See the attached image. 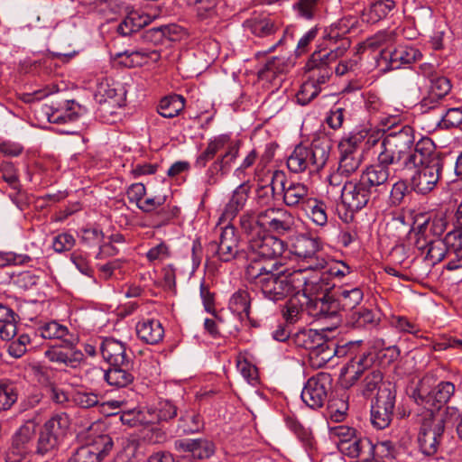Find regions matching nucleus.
Wrapping results in <instances>:
<instances>
[{
	"label": "nucleus",
	"mask_w": 462,
	"mask_h": 462,
	"mask_svg": "<svg viewBox=\"0 0 462 462\" xmlns=\"http://www.w3.org/2000/svg\"><path fill=\"white\" fill-rule=\"evenodd\" d=\"M230 143H235V141H231L227 135L224 134L211 140L207 148L197 158L196 166L204 168L208 162L211 161L218 152L226 151Z\"/></svg>",
	"instance_id": "c9c22d12"
},
{
	"label": "nucleus",
	"mask_w": 462,
	"mask_h": 462,
	"mask_svg": "<svg viewBox=\"0 0 462 462\" xmlns=\"http://www.w3.org/2000/svg\"><path fill=\"white\" fill-rule=\"evenodd\" d=\"M456 391L451 382L442 381L431 391L425 387L424 382L413 392V398L418 405L423 406L426 411L433 410L435 412H444L445 419L448 416L449 407L440 408L448 403Z\"/></svg>",
	"instance_id": "0eeeda50"
},
{
	"label": "nucleus",
	"mask_w": 462,
	"mask_h": 462,
	"mask_svg": "<svg viewBox=\"0 0 462 462\" xmlns=\"http://www.w3.org/2000/svg\"><path fill=\"white\" fill-rule=\"evenodd\" d=\"M87 447L98 457L100 462L109 455L114 447V441L111 436L101 434L95 437L92 441L87 444Z\"/></svg>",
	"instance_id": "09e8293b"
},
{
	"label": "nucleus",
	"mask_w": 462,
	"mask_h": 462,
	"mask_svg": "<svg viewBox=\"0 0 462 462\" xmlns=\"http://www.w3.org/2000/svg\"><path fill=\"white\" fill-rule=\"evenodd\" d=\"M35 333L44 339L60 340L64 346L68 347L76 346L79 342V337L76 335L70 333L66 326L58 323L56 320L40 325Z\"/></svg>",
	"instance_id": "5701e85b"
},
{
	"label": "nucleus",
	"mask_w": 462,
	"mask_h": 462,
	"mask_svg": "<svg viewBox=\"0 0 462 462\" xmlns=\"http://www.w3.org/2000/svg\"><path fill=\"white\" fill-rule=\"evenodd\" d=\"M395 397L396 390L393 383H386L385 387L376 393L375 401L371 406V423L374 428L383 430L390 425Z\"/></svg>",
	"instance_id": "9d476101"
},
{
	"label": "nucleus",
	"mask_w": 462,
	"mask_h": 462,
	"mask_svg": "<svg viewBox=\"0 0 462 462\" xmlns=\"http://www.w3.org/2000/svg\"><path fill=\"white\" fill-rule=\"evenodd\" d=\"M229 309L238 315L249 319L251 298L246 290L240 289L236 291L229 300Z\"/></svg>",
	"instance_id": "a18cd8bd"
},
{
	"label": "nucleus",
	"mask_w": 462,
	"mask_h": 462,
	"mask_svg": "<svg viewBox=\"0 0 462 462\" xmlns=\"http://www.w3.org/2000/svg\"><path fill=\"white\" fill-rule=\"evenodd\" d=\"M260 221L264 229L278 235L291 233L295 227V217L286 208H268L260 212Z\"/></svg>",
	"instance_id": "4468645a"
},
{
	"label": "nucleus",
	"mask_w": 462,
	"mask_h": 462,
	"mask_svg": "<svg viewBox=\"0 0 462 462\" xmlns=\"http://www.w3.org/2000/svg\"><path fill=\"white\" fill-rule=\"evenodd\" d=\"M69 424L66 413L55 414L50 418L39 430L33 453L39 456L55 454L67 433Z\"/></svg>",
	"instance_id": "39448f33"
},
{
	"label": "nucleus",
	"mask_w": 462,
	"mask_h": 462,
	"mask_svg": "<svg viewBox=\"0 0 462 462\" xmlns=\"http://www.w3.org/2000/svg\"><path fill=\"white\" fill-rule=\"evenodd\" d=\"M421 56V52L411 46H399L392 51H382V57L388 62L390 69H397L402 65L411 64L419 60Z\"/></svg>",
	"instance_id": "bb28decb"
},
{
	"label": "nucleus",
	"mask_w": 462,
	"mask_h": 462,
	"mask_svg": "<svg viewBox=\"0 0 462 462\" xmlns=\"http://www.w3.org/2000/svg\"><path fill=\"white\" fill-rule=\"evenodd\" d=\"M351 322L356 328H365L367 325L375 323L373 311L367 309H362L351 315Z\"/></svg>",
	"instance_id": "69168bd1"
},
{
	"label": "nucleus",
	"mask_w": 462,
	"mask_h": 462,
	"mask_svg": "<svg viewBox=\"0 0 462 462\" xmlns=\"http://www.w3.org/2000/svg\"><path fill=\"white\" fill-rule=\"evenodd\" d=\"M239 226L243 234L246 236L247 243L266 231L260 221V213L255 216L251 210L245 211L240 216Z\"/></svg>",
	"instance_id": "72a5a7b5"
},
{
	"label": "nucleus",
	"mask_w": 462,
	"mask_h": 462,
	"mask_svg": "<svg viewBox=\"0 0 462 462\" xmlns=\"http://www.w3.org/2000/svg\"><path fill=\"white\" fill-rule=\"evenodd\" d=\"M285 68L286 64L282 58L273 57L269 60L261 69H259L258 77L263 80L272 81L279 74L283 73Z\"/></svg>",
	"instance_id": "8fccbe9b"
},
{
	"label": "nucleus",
	"mask_w": 462,
	"mask_h": 462,
	"mask_svg": "<svg viewBox=\"0 0 462 462\" xmlns=\"http://www.w3.org/2000/svg\"><path fill=\"white\" fill-rule=\"evenodd\" d=\"M446 244L451 254H458L462 257V227L457 226L445 236Z\"/></svg>",
	"instance_id": "680f3d73"
},
{
	"label": "nucleus",
	"mask_w": 462,
	"mask_h": 462,
	"mask_svg": "<svg viewBox=\"0 0 462 462\" xmlns=\"http://www.w3.org/2000/svg\"><path fill=\"white\" fill-rule=\"evenodd\" d=\"M462 123V109L460 108H449L441 116L439 125L448 129L457 127Z\"/></svg>",
	"instance_id": "0e129e2a"
},
{
	"label": "nucleus",
	"mask_w": 462,
	"mask_h": 462,
	"mask_svg": "<svg viewBox=\"0 0 462 462\" xmlns=\"http://www.w3.org/2000/svg\"><path fill=\"white\" fill-rule=\"evenodd\" d=\"M446 419L444 412H435L429 409L421 416L418 435L420 451L426 457L437 454L444 438Z\"/></svg>",
	"instance_id": "20e7f679"
},
{
	"label": "nucleus",
	"mask_w": 462,
	"mask_h": 462,
	"mask_svg": "<svg viewBox=\"0 0 462 462\" xmlns=\"http://www.w3.org/2000/svg\"><path fill=\"white\" fill-rule=\"evenodd\" d=\"M375 360L374 352L368 350L352 357L342 371V374L346 376V383L352 386L368 372L376 369L374 367Z\"/></svg>",
	"instance_id": "6ab92c4d"
},
{
	"label": "nucleus",
	"mask_w": 462,
	"mask_h": 462,
	"mask_svg": "<svg viewBox=\"0 0 462 462\" xmlns=\"http://www.w3.org/2000/svg\"><path fill=\"white\" fill-rule=\"evenodd\" d=\"M67 462H100V460L87 445H83L72 452Z\"/></svg>",
	"instance_id": "774afa93"
},
{
	"label": "nucleus",
	"mask_w": 462,
	"mask_h": 462,
	"mask_svg": "<svg viewBox=\"0 0 462 462\" xmlns=\"http://www.w3.org/2000/svg\"><path fill=\"white\" fill-rule=\"evenodd\" d=\"M44 356L50 362L63 364L71 368H76L85 357L80 350L76 349V346H64L63 343L50 346L44 352Z\"/></svg>",
	"instance_id": "393cba45"
},
{
	"label": "nucleus",
	"mask_w": 462,
	"mask_h": 462,
	"mask_svg": "<svg viewBox=\"0 0 462 462\" xmlns=\"http://www.w3.org/2000/svg\"><path fill=\"white\" fill-rule=\"evenodd\" d=\"M394 7L395 2L393 0H378L373 3L366 12L363 13V19H365L368 23H375L385 18Z\"/></svg>",
	"instance_id": "37998d69"
},
{
	"label": "nucleus",
	"mask_w": 462,
	"mask_h": 462,
	"mask_svg": "<svg viewBox=\"0 0 462 462\" xmlns=\"http://www.w3.org/2000/svg\"><path fill=\"white\" fill-rule=\"evenodd\" d=\"M433 163H444V157L436 150L430 138L421 137L414 142L413 148L406 157L403 169L412 170L418 166L433 165Z\"/></svg>",
	"instance_id": "f8f14e48"
},
{
	"label": "nucleus",
	"mask_w": 462,
	"mask_h": 462,
	"mask_svg": "<svg viewBox=\"0 0 462 462\" xmlns=\"http://www.w3.org/2000/svg\"><path fill=\"white\" fill-rule=\"evenodd\" d=\"M376 444L369 438L365 436H356L350 444H344L342 454L349 457H358L364 462H368L375 457Z\"/></svg>",
	"instance_id": "cd10ccee"
},
{
	"label": "nucleus",
	"mask_w": 462,
	"mask_h": 462,
	"mask_svg": "<svg viewBox=\"0 0 462 462\" xmlns=\"http://www.w3.org/2000/svg\"><path fill=\"white\" fill-rule=\"evenodd\" d=\"M282 264L279 262L260 263L254 261L245 268V280L254 287L261 291L264 298L279 301L291 294L300 285V279L304 273L300 269L286 274L280 271Z\"/></svg>",
	"instance_id": "f257e3e1"
},
{
	"label": "nucleus",
	"mask_w": 462,
	"mask_h": 462,
	"mask_svg": "<svg viewBox=\"0 0 462 462\" xmlns=\"http://www.w3.org/2000/svg\"><path fill=\"white\" fill-rule=\"evenodd\" d=\"M353 342H349L345 346H338L335 340L328 339L324 337L323 344L318 346L311 354H309V359L311 366L320 368L328 363L334 356H344L346 354V347Z\"/></svg>",
	"instance_id": "412c9836"
},
{
	"label": "nucleus",
	"mask_w": 462,
	"mask_h": 462,
	"mask_svg": "<svg viewBox=\"0 0 462 462\" xmlns=\"http://www.w3.org/2000/svg\"><path fill=\"white\" fill-rule=\"evenodd\" d=\"M325 8L324 0H298L293 5L296 14L305 20H316L322 15Z\"/></svg>",
	"instance_id": "f704fd0d"
},
{
	"label": "nucleus",
	"mask_w": 462,
	"mask_h": 462,
	"mask_svg": "<svg viewBox=\"0 0 462 462\" xmlns=\"http://www.w3.org/2000/svg\"><path fill=\"white\" fill-rule=\"evenodd\" d=\"M138 337L146 344H158L164 336V328L161 322L154 319H146L136 325Z\"/></svg>",
	"instance_id": "7c9ffc66"
},
{
	"label": "nucleus",
	"mask_w": 462,
	"mask_h": 462,
	"mask_svg": "<svg viewBox=\"0 0 462 462\" xmlns=\"http://www.w3.org/2000/svg\"><path fill=\"white\" fill-rule=\"evenodd\" d=\"M332 383V376L323 372L309 378L301 391L302 402L313 410L321 408L328 401Z\"/></svg>",
	"instance_id": "1a4fd4ad"
},
{
	"label": "nucleus",
	"mask_w": 462,
	"mask_h": 462,
	"mask_svg": "<svg viewBox=\"0 0 462 462\" xmlns=\"http://www.w3.org/2000/svg\"><path fill=\"white\" fill-rule=\"evenodd\" d=\"M330 437L333 439H337V446L338 450L342 453V447L344 444H350L352 439L357 436V431L356 429L346 426V425H338L335 427L329 428Z\"/></svg>",
	"instance_id": "864d4df0"
},
{
	"label": "nucleus",
	"mask_w": 462,
	"mask_h": 462,
	"mask_svg": "<svg viewBox=\"0 0 462 462\" xmlns=\"http://www.w3.org/2000/svg\"><path fill=\"white\" fill-rule=\"evenodd\" d=\"M200 428L199 420L195 413H187L179 420L178 431L184 434L199 431Z\"/></svg>",
	"instance_id": "e2e57ef3"
},
{
	"label": "nucleus",
	"mask_w": 462,
	"mask_h": 462,
	"mask_svg": "<svg viewBox=\"0 0 462 462\" xmlns=\"http://www.w3.org/2000/svg\"><path fill=\"white\" fill-rule=\"evenodd\" d=\"M31 261L32 258L28 254H16L14 252H0V268L23 265Z\"/></svg>",
	"instance_id": "bf43d9fd"
},
{
	"label": "nucleus",
	"mask_w": 462,
	"mask_h": 462,
	"mask_svg": "<svg viewBox=\"0 0 462 462\" xmlns=\"http://www.w3.org/2000/svg\"><path fill=\"white\" fill-rule=\"evenodd\" d=\"M330 142L325 137L314 138L310 146L297 145L287 159V167L293 173L319 171L327 163Z\"/></svg>",
	"instance_id": "f03ea898"
},
{
	"label": "nucleus",
	"mask_w": 462,
	"mask_h": 462,
	"mask_svg": "<svg viewBox=\"0 0 462 462\" xmlns=\"http://www.w3.org/2000/svg\"><path fill=\"white\" fill-rule=\"evenodd\" d=\"M120 419L123 424L130 427H136L149 422L146 420L144 413L139 410L124 411Z\"/></svg>",
	"instance_id": "338daca9"
},
{
	"label": "nucleus",
	"mask_w": 462,
	"mask_h": 462,
	"mask_svg": "<svg viewBox=\"0 0 462 462\" xmlns=\"http://www.w3.org/2000/svg\"><path fill=\"white\" fill-rule=\"evenodd\" d=\"M364 298V292L359 287L355 288H340L337 291V303L339 309L344 311L353 310L358 306Z\"/></svg>",
	"instance_id": "4c0bfd02"
},
{
	"label": "nucleus",
	"mask_w": 462,
	"mask_h": 462,
	"mask_svg": "<svg viewBox=\"0 0 462 462\" xmlns=\"http://www.w3.org/2000/svg\"><path fill=\"white\" fill-rule=\"evenodd\" d=\"M218 241H212L207 246L208 254L217 255L222 262L235 259L239 253L240 239L236 227L228 223L220 227Z\"/></svg>",
	"instance_id": "9b49d317"
},
{
	"label": "nucleus",
	"mask_w": 462,
	"mask_h": 462,
	"mask_svg": "<svg viewBox=\"0 0 462 462\" xmlns=\"http://www.w3.org/2000/svg\"><path fill=\"white\" fill-rule=\"evenodd\" d=\"M363 155L354 154L353 156H340L338 162L339 172L344 173L347 178L355 173L362 164Z\"/></svg>",
	"instance_id": "13d9d810"
},
{
	"label": "nucleus",
	"mask_w": 462,
	"mask_h": 462,
	"mask_svg": "<svg viewBox=\"0 0 462 462\" xmlns=\"http://www.w3.org/2000/svg\"><path fill=\"white\" fill-rule=\"evenodd\" d=\"M96 98L100 105L108 106H120L121 98H117L116 88L111 87L107 82H101L97 87Z\"/></svg>",
	"instance_id": "3c124183"
},
{
	"label": "nucleus",
	"mask_w": 462,
	"mask_h": 462,
	"mask_svg": "<svg viewBox=\"0 0 462 462\" xmlns=\"http://www.w3.org/2000/svg\"><path fill=\"white\" fill-rule=\"evenodd\" d=\"M383 160H381V155L378 153L377 163L367 167L360 175V178L372 191L386 185L390 177L389 166L394 165L393 163L388 162L383 163Z\"/></svg>",
	"instance_id": "c85d7f7f"
},
{
	"label": "nucleus",
	"mask_w": 462,
	"mask_h": 462,
	"mask_svg": "<svg viewBox=\"0 0 462 462\" xmlns=\"http://www.w3.org/2000/svg\"><path fill=\"white\" fill-rule=\"evenodd\" d=\"M363 141L364 136L361 134H352L343 139L338 144L340 156H353L354 154L363 155L361 147Z\"/></svg>",
	"instance_id": "603ef678"
},
{
	"label": "nucleus",
	"mask_w": 462,
	"mask_h": 462,
	"mask_svg": "<svg viewBox=\"0 0 462 462\" xmlns=\"http://www.w3.org/2000/svg\"><path fill=\"white\" fill-rule=\"evenodd\" d=\"M304 289L302 290V300H304L305 311L311 317L320 319V308H322V297L310 295L311 288L310 283L305 277H302Z\"/></svg>",
	"instance_id": "de8ad7c7"
},
{
	"label": "nucleus",
	"mask_w": 462,
	"mask_h": 462,
	"mask_svg": "<svg viewBox=\"0 0 462 462\" xmlns=\"http://www.w3.org/2000/svg\"><path fill=\"white\" fill-rule=\"evenodd\" d=\"M240 142L230 143L224 153L219 156L207 171V182L208 185H216L225 175L228 173L232 163L238 157Z\"/></svg>",
	"instance_id": "aec40b11"
},
{
	"label": "nucleus",
	"mask_w": 462,
	"mask_h": 462,
	"mask_svg": "<svg viewBox=\"0 0 462 462\" xmlns=\"http://www.w3.org/2000/svg\"><path fill=\"white\" fill-rule=\"evenodd\" d=\"M101 355L110 365H127L133 361L124 343L112 337L105 338L100 346Z\"/></svg>",
	"instance_id": "b1692460"
},
{
	"label": "nucleus",
	"mask_w": 462,
	"mask_h": 462,
	"mask_svg": "<svg viewBox=\"0 0 462 462\" xmlns=\"http://www.w3.org/2000/svg\"><path fill=\"white\" fill-rule=\"evenodd\" d=\"M179 448L199 459L208 458L214 453V444L208 439H187L175 443Z\"/></svg>",
	"instance_id": "473e14b6"
},
{
	"label": "nucleus",
	"mask_w": 462,
	"mask_h": 462,
	"mask_svg": "<svg viewBox=\"0 0 462 462\" xmlns=\"http://www.w3.org/2000/svg\"><path fill=\"white\" fill-rule=\"evenodd\" d=\"M304 311L305 306L302 294L297 291L283 306L282 317L287 323L294 324L301 319Z\"/></svg>",
	"instance_id": "58836bf2"
},
{
	"label": "nucleus",
	"mask_w": 462,
	"mask_h": 462,
	"mask_svg": "<svg viewBox=\"0 0 462 462\" xmlns=\"http://www.w3.org/2000/svg\"><path fill=\"white\" fill-rule=\"evenodd\" d=\"M302 211H304L317 226H324L327 225V205L323 201L319 200L316 198H312L307 204H305Z\"/></svg>",
	"instance_id": "c03bdc74"
},
{
	"label": "nucleus",
	"mask_w": 462,
	"mask_h": 462,
	"mask_svg": "<svg viewBox=\"0 0 462 462\" xmlns=\"http://www.w3.org/2000/svg\"><path fill=\"white\" fill-rule=\"evenodd\" d=\"M248 264H251L254 261L260 263L279 262L277 258L284 251V243L265 231L257 237L251 239L248 243Z\"/></svg>",
	"instance_id": "6e6552de"
},
{
	"label": "nucleus",
	"mask_w": 462,
	"mask_h": 462,
	"mask_svg": "<svg viewBox=\"0 0 462 462\" xmlns=\"http://www.w3.org/2000/svg\"><path fill=\"white\" fill-rule=\"evenodd\" d=\"M320 92V87L315 84V81L306 80L300 86L296 94V99L299 104L305 106L314 99Z\"/></svg>",
	"instance_id": "5fc2aeb1"
},
{
	"label": "nucleus",
	"mask_w": 462,
	"mask_h": 462,
	"mask_svg": "<svg viewBox=\"0 0 462 462\" xmlns=\"http://www.w3.org/2000/svg\"><path fill=\"white\" fill-rule=\"evenodd\" d=\"M245 29L257 37H268L278 31L276 23L268 18L249 19L244 23Z\"/></svg>",
	"instance_id": "79ce46f5"
},
{
	"label": "nucleus",
	"mask_w": 462,
	"mask_h": 462,
	"mask_svg": "<svg viewBox=\"0 0 462 462\" xmlns=\"http://www.w3.org/2000/svg\"><path fill=\"white\" fill-rule=\"evenodd\" d=\"M446 255L450 257L451 253L449 247H448V245L446 244L445 238L430 240V245H428V251L425 257L430 264L435 265L440 263Z\"/></svg>",
	"instance_id": "49530a36"
},
{
	"label": "nucleus",
	"mask_w": 462,
	"mask_h": 462,
	"mask_svg": "<svg viewBox=\"0 0 462 462\" xmlns=\"http://www.w3.org/2000/svg\"><path fill=\"white\" fill-rule=\"evenodd\" d=\"M1 178L9 185L14 190L9 196L11 199L15 203L19 204L21 200V184L16 173L14 165L12 162H4L0 164Z\"/></svg>",
	"instance_id": "ea45409f"
},
{
	"label": "nucleus",
	"mask_w": 462,
	"mask_h": 462,
	"mask_svg": "<svg viewBox=\"0 0 462 462\" xmlns=\"http://www.w3.org/2000/svg\"><path fill=\"white\" fill-rule=\"evenodd\" d=\"M281 180V186L282 189V199L284 204L289 208H297L303 209L305 204L308 203L313 197L310 196V189L307 185L301 182L287 181L283 174L275 171L273 177V182Z\"/></svg>",
	"instance_id": "dca6fc26"
},
{
	"label": "nucleus",
	"mask_w": 462,
	"mask_h": 462,
	"mask_svg": "<svg viewBox=\"0 0 462 462\" xmlns=\"http://www.w3.org/2000/svg\"><path fill=\"white\" fill-rule=\"evenodd\" d=\"M133 361L128 362L127 365H110L105 371L104 379L111 386L124 388L132 384L134 380V374L132 372Z\"/></svg>",
	"instance_id": "c756f323"
},
{
	"label": "nucleus",
	"mask_w": 462,
	"mask_h": 462,
	"mask_svg": "<svg viewBox=\"0 0 462 462\" xmlns=\"http://www.w3.org/2000/svg\"><path fill=\"white\" fill-rule=\"evenodd\" d=\"M348 50V42L343 40L341 47L332 48L329 51H315L306 63V70L310 74L309 79L315 81L319 87L328 82L332 76L333 69L330 66Z\"/></svg>",
	"instance_id": "423d86ee"
},
{
	"label": "nucleus",
	"mask_w": 462,
	"mask_h": 462,
	"mask_svg": "<svg viewBox=\"0 0 462 462\" xmlns=\"http://www.w3.org/2000/svg\"><path fill=\"white\" fill-rule=\"evenodd\" d=\"M361 379L360 391L365 398L371 397L375 391L380 393L386 383H392L391 382L383 381V374L380 369H374L368 372Z\"/></svg>",
	"instance_id": "e433bc0d"
},
{
	"label": "nucleus",
	"mask_w": 462,
	"mask_h": 462,
	"mask_svg": "<svg viewBox=\"0 0 462 462\" xmlns=\"http://www.w3.org/2000/svg\"><path fill=\"white\" fill-rule=\"evenodd\" d=\"M84 108L74 100L67 101V107L64 111L56 110L48 116V120L52 124H65L74 122L79 119Z\"/></svg>",
	"instance_id": "a19ab883"
},
{
	"label": "nucleus",
	"mask_w": 462,
	"mask_h": 462,
	"mask_svg": "<svg viewBox=\"0 0 462 462\" xmlns=\"http://www.w3.org/2000/svg\"><path fill=\"white\" fill-rule=\"evenodd\" d=\"M451 89V84L448 78L439 76L430 79L428 91L436 94L439 97L444 99Z\"/></svg>",
	"instance_id": "052dcab7"
},
{
	"label": "nucleus",
	"mask_w": 462,
	"mask_h": 462,
	"mask_svg": "<svg viewBox=\"0 0 462 462\" xmlns=\"http://www.w3.org/2000/svg\"><path fill=\"white\" fill-rule=\"evenodd\" d=\"M327 410L328 415L332 421L341 422L347 415L348 403L343 398L335 399L329 402Z\"/></svg>",
	"instance_id": "4d7b16f0"
},
{
	"label": "nucleus",
	"mask_w": 462,
	"mask_h": 462,
	"mask_svg": "<svg viewBox=\"0 0 462 462\" xmlns=\"http://www.w3.org/2000/svg\"><path fill=\"white\" fill-rule=\"evenodd\" d=\"M34 430L22 426L13 436L11 446L5 453V462H22L26 456L33 452Z\"/></svg>",
	"instance_id": "f3484780"
},
{
	"label": "nucleus",
	"mask_w": 462,
	"mask_h": 462,
	"mask_svg": "<svg viewBox=\"0 0 462 462\" xmlns=\"http://www.w3.org/2000/svg\"><path fill=\"white\" fill-rule=\"evenodd\" d=\"M324 335L315 329H301L293 334L291 342L297 347L304 348L311 354L315 348L324 342Z\"/></svg>",
	"instance_id": "2f4dec72"
},
{
	"label": "nucleus",
	"mask_w": 462,
	"mask_h": 462,
	"mask_svg": "<svg viewBox=\"0 0 462 462\" xmlns=\"http://www.w3.org/2000/svg\"><path fill=\"white\" fill-rule=\"evenodd\" d=\"M415 130L412 126L393 125L383 133L380 142L381 160L383 163L399 164L403 168L406 157L413 148Z\"/></svg>",
	"instance_id": "7ed1b4c3"
},
{
	"label": "nucleus",
	"mask_w": 462,
	"mask_h": 462,
	"mask_svg": "<svg viewBox=\"0 0 462 462\" xmlns=\"http://www.w3.org/2000/svg\"><path fill=\"white\" fill-rule=\"evenodd\" d=\"M292 249L297 256L310 261L311 263L309 265V269L320 270L327 266L326 260L317 256L320 250V241L318 237L300 235L296 237Z\"/></svg>",
	"instance_id": "a211bd4d"
},
{
	"label": "nucleus",
	"mask_w": 462,
	"mask_h": 462,
	"mask_svg": "<svg viewBox=\"0 0 462 462\" xmlns=\"http://www.w3.org/2000/svg\"><path fill=\"white\" fill-rule=\"evenodd\" d=\"M444 163L418 166L411 178V188L418 194L426 195L437 186L443 171Z\"/></svg>",
	"instance_id": "2eb2a0df"
},
{
	"label": "nucleus",
	"mask_w": 462,
	"mask_h": 462,
	"mask_svg": "<svg viewBox=\"0 0 462 462\" xmlns=\"http://www.w3.org/2000/svg\"><path fill=\"white\" fill-rule=\"evenodd\" d=\"M18 394L14 386L8 383H0V411H8L17 401Z\"/></svg>",
	"instance_id": "6e6d98bb"
},
{
	"label": "nucleus",
	"mask_w": 462,
	"mask_h": 462,
	"mask_svg": "<svg viewBox=\"0 0 462 462\" xmlns=\"http://www.w3.org/2000/svg\"><path fill=\"white\" fill-rule=\"evenodd\" d=\"M342 203L350 211H358L369 202L373 191L359 177L344 183L340 189Z\"/></svg>",
	"instance_id": "ddd939ff"
},
{
	"label": "nucleus",
	"mask_w": 462,
	"mask_h": 462,
	"mask_svg": "<svg viewBox=\"0 0 462 462\" xmlns=\"http://www.w3.org/2000/svg\"><path fill=\"white\" fill-rule=\"evenodd\" d=\"M251 191V186L248 181H244L238 185L226 204L224 210L219 217V222L231 221L234 219L239 211H241L245 206L249 194Z\"/></svg>",
	"instance_id": "a878e982"
},
{
	"label": "nucleus",
	"mask_w": 462,
	"mask_h": 462,
	"mask_svg": "<svg viewBox=\"0 0 462 462\" xmlns=\"http://www.w3.org/2000/svg\"><path fill=\"white\" fill-rule=\"evenodd\" d=\"M358 23V20L355 16H345L336 23H332L325 30L324 38L329 41V48L341 47L343 40L348 42V48L351 45L349 38L346 34L352 32Z\"/></svg>",
	"instance_id": "4be33fe9"
}]
</instances>
